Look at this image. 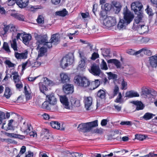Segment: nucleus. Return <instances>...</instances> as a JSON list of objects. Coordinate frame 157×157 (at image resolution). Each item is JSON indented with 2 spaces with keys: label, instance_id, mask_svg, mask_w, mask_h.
Masks as SVG:
<instances>
[{
  "label": "nucleus",
  "instance_id": "1",
  "mask_svg": "<svg viewBox=\"0 0 157 157\" xmlns=\"http://www.w3.org/2000/svg\"><path fill=\"white\" fill-rule=\"evenodd\" d=\"M98 126V120H95L92 122L81 123L78 125V129L79 131L86 132L90 131L93 128Z\"/></svg>",
  "mask_w": 157,
  "mask_h": 157
},
{
  "label": "nucleus",
  "instance_id": "2",
  "mask_svg": "<svg viewBox=\"0 0 157 157\" xmlns=\"http://www.w3.org/2000/svg\"><path fill=\"white\" fill-rule=\"evenodd\" d=\"M88 79L79 75H76L74 79L75 84L78 86L86 88Z\"/></svg>",
  "mask_w": 157,
  "mask_h": 157
},
{
  "label": "nucleus",
  "instance_id": "3",
  "mask_svg": "<svg viewBox=\"0 0 157 157\" xmlns=\"http://www.w3.org/2000/svg\"><path fill=\"white\" fill-rule=\"evenodd\" d=\"M124 20L126 21L128 24H130L133 20L134 17V15L133 13L130 11L126 6L124 8L123 11Z\"/></svg>",
  "mask_w": 157,
  "mask_h": 157
},
{
  "label": "nucleus",
  "instance_id": "4",
  "mask_svg": "<svg viewBox=\"0 0 157 157\" xmlns=\"http://www.w3.org/2000/svg\"><path fill=\"white\" fill-rule=\"evenodd\" d=\"M51 81L45 77L44 78V81L39 83L40 90V92L46 95L45 92L48 90V86L51 84Z\"/></svg>",
  "mask_w": 157,
  "mask_h": 157
},
{
  "label": "nucleus",
  "instance_id": "5",
  "mask_svg": "<svg viewBox=\"0 0 157 157\" xmlns=\"http://www.w3.org/2000/svg\"><path fill=\"white\" fill-rule=\"evenodd\" d=\"M143 8V5L139 2H133L131 5V10L134 11L135 14L143 13L142 10Z\"/></svg>",
  "mask_w": 157,
  "mask_h": 157
},
{
  "label": "nucleus",
  "instance_id": "6",
  "mask_svg": "<svg viewBox=\"0 0 157 157\" xmlns=\"http://www.w3.org/2000/svg\"><path fill=\"white\" fill-rule=\"evenodd\" d=\"M25 32L22 33H17L16 36L17 40H20V36H21L23 42L25 45L28 44L29 41L31 40L32 36L30 34H26Z\"/></svg>",
  "mask_w": 157,
  "mask_h": 157
},
{
  "label": "nucleus",
  "instance_id": "7",
  "mask_svg": "<svg viewBox=\"0 0 157 157\" xmlns=\"http://www.w3.org/2000/svg\"><path fill=\"white\" fill-rule=\"evenodd\" d=\"M117 21L114 17H107L103 20L104 25L108 27L113 26L116 25Z\"/></svg>",
  "mask_w": 157,
  "mask_h": 157
},
{
  "label": "nucleus",
  "instance_id": "8",
  "mask_svg": "<svg viewBox=\"0 0 157 157\" xmlns=\"http://www.w3.org/2000/svg\"><path fill=\"white\" fill-rule=\"evenodd\" d=\"M73 61L74 60L72 58L65 57L62 59L60 61V65L62 68L65 69L69 65L72 64Z\"/></svg>",
  "mask_w": 157,
  "mask_h": 157
},
{
  "label": "nucleus",
  "instance_id": "9",
  "mask_svg": "<svg viewBox=\"0 0 157 157\" xmlns=\"http://www.w3.org/2000/svg\"><path fill=\"white\" fill-rule=\"evenodd\" d=\"M86 89L90 90H94L98 87L100 85L101 82L99 79H95L94 81H90L88 79Z\"/></svg>",
  "mask_w": 157,
  "mask_h": 157
},
{
  "label": "nucleus",
  "instance_id": "10",
  "mask_svg": "<svg viewBox=\"0 0 157 157\" xmlns=\"http://www.w3.org/2000/svg\"><path fill=\"white\" fill-rule=\"evenodd\" d=\"M89 71L90 73L95 76H99L101 72L99 66L96 64H92L90 68L89 69Z\"/></svg>",
  "mask_w": 157,
  "mask_h": 157
},
{
  "label": "nucleus",
  "instance_id": "11",
  "mask_svg": "<svg viewBox=\"0 0 157 157\" xmlns=\"http://www.w3.org/2000/svg\"><path fill=\"white\" fill-rule=\"evenodd\" d=\"M36 39L37 40V43L38 44V48L40 47L39 45L44 44V45L48 41V37L46 35H37L36 36Z\"/></svg>",
  "mask_w": 157,
  "mask_h": 157
},
{
  "label": "nucleus",
  "instance_id": "12",
  "mask_svg": "<svg viewBox=\"0 0 157 157\" xmlns=\"http://www.w3.org/2000/svg\"><path fill=\"white\" fill-rule=\"evenodd\" d=\"M63 89L66 94H71L74 92V86L72 84H67L63 86Z\"/></svg>",
  "mask_w": 157,
  "mask_h": 157
},
{
  "label": "nucleus",
  "instance_id": "13",
  "mask_svg": "<svg viewBox=\"0 0 157 157\" xmlns=\"http://www.w3.org/2000/svg\"><path fill=\"white\" fill-rule=\"evenodd\" d=\"M70 104L71 109H72L74 107H78L80 105V100L73 97H71L70 98Z\"/></svg>",
  "mask_w": 157,
  "mask_h": 157
},
{
  "label": "nucleus",
  "instance_id": "14",
  "mask_svg": "<svg viewBox=\"0 0 157 157\" xmlns=\"http://www.w3.org/2000/svg\"><path fill=\"white\" fill-rule=\"evenodd\" d=\"M60 100L61 102L64 105V107L67 109H71L69 102L67 97L66 96H61L60 97Z\"/></svg>",
  "mask_w": 157,
  "mask_h": 157
},
{
  "label": "nucleus",
  "instance_id": "15",
  "mask_svg": "<svg viewBox=\"0 0 157 157\" xmlns=\"http://www.w3.org/2000/svg\"><path fill=\"white\" fill-rule=\"evenodd\" d=\"M28 52L25 50L24 52L19 53L18 52H15L14 56L17 59H26L27 58Z\"/></svg>",
  "mask_w": 157,
  "mask_h": 157
},
{
  "label": "nucleus",
  "instance_id": "16",
  "mask_svg": "<svg viewBox=\"0 0 157 157\" xmlns=\"http://www.w3.org/2000/svg\"><path fill=\"white\" fill-rule=\"evenodd\" d=\"M149 61L150 65L152 67H157V54L149 57Z\"/></svg>",
  "mask_w": 157,
  "mask_h": 157
},
{
  "label": "nucleus",
  "instance_id": "17",
  "mask_svg": "<svg viewBox=\"0 0 157 157\" xmlns=\"http://www.w3.org/2000/svg\"><path fill=\"white\" fill-rule=\"evenodd\" d=\"M4 27L3 28L0 29V33L3 36L5 35L7 33L10 28L11 31L12 30V31H14L15 29L14 27L12 26L10 27V25H4Z\"/></svg>",
  "mask_w": 157,
  "mask_h": 157
},
{
  "label": "nucleus",
  "instance_id": "18",
  "mask_svg": "<svg viewBox=\"0 0 157 157\" xmlns=\"http://www.w3.org/2000/svg\"><path fill=\"white\" fill-rule=\"evenodd\" d=\"M106 90L100 89L97 93V97L98 99L101 100H105L106 99Z\"/></svg>",
  "mask_w": 157,
  "mask_h": 157
},
{
  "label": "nucleus",
  "instance_id": "19",
  "mask_svg": "<svg viewBox=\"0 0 157 157\" xmlns=\"http://www.w3.org/2000/svg\"><path fill=\"white\" fill-rule=\"evenodd\" d=\"M92 98L90 97H85L84 98L83 102L86 110H89L92 103Z\"/></svg>",
  "mask_w": 157,
  "mask_h": 157
},
{
  "label": "nucleus",
  "instance_id": "20",
  "mask_svg": "<svg viewBox=\"0 0 157 157\" xmlns=\"http://www.w3.org/2000/svg\"><path fill=\"white\" fill-rule=\"evenodd\" d=\"M46 98L48 99L50 104L55 105L57 102L56 98H55L54 93H51L49 95H46Z\"/></svg>",
  "mask_w": 157,
  "mask_h": 157
},
{
  "label": "nucleus",
  "instance_id": "21",
  "mask_svg": "<svg viewBox=\"0 0 157 157\" xmlns=\"http://www.w3.org/2000/svg\"><path fill=\"white\" fill-rule=\"evenodd\" d=\"M107 62L108 64V66H109L111 64H114L117 68H120L121 67L120 62L116 59H110L107 60Z\"/></svg>",
  "mask_w": 157,
  "mask_h": 157
},
{
  "label": "nucleus",
  "instance_id": "22",
  "mask_svg": "<svg viewBox=\"0 0 157 157\" xmlns=\"http://www.w3.org/2000/svg\"><path fill=\"white\" fill-rule=\"evenodd\" d=\"M29 0H17V5L21 8L26 7L28 5Z\"/></svg>",
  "mask_w": 157,
  "mask_h": 157
},
{
  "label": "nucleus",
  "instance_id": "23",
  "mask_svg": "<svg viewBox=\"0 0 157 157\" xmlns=\"http://www.w3.org/2000/svg\"><path fill=\"white\" fill-rule=\"evenodd\" d=\"M112 7L114 8L116 13H118L121 10V5L119 2L113 1L112 2Z\"/></svg>",
  "mask_w": 157,
  "mask_h": 157
},
{
  "label": "nucleus",
  "instance_id": "24",
  "mask_svg": "<svg viewBox=\"0 0 157 157\" xmlns=\"http://www.w3.org/2000/svg\"><path fill=\"white\" fill-rule=\"evenodd\" d=\"M137 27V30L140 34H143L148 30V27L144 25H138Z\"/></svg>",
  "mask_w": 157,
  "mask_h": 157
},
{
  "label": "nucleus",
  "instance_id": "25",
  "mask_svg": "<svg viewBox=\"0 0 157 157\" xmlns=\"http://www.w3.org/2000/svg\"><path fill=\"white\" fill-rule=\"evenodd\" d=\"M13 122V120L11 119L9 121V123L8 124V126H6L4 127V125L6 124V123L5 122H4L2 123V128L3 129H4L6 131L8 130H12L13 129V126L12 125V123Z\"/></svg>",
  "mask_w": 157,
  "mask_h": 157
},
{
  "label": "nucleus",
  "instance_id": "26",
  "mask_svg": "<svg viewBox=\"0 0 157 157\" xmlns=\"http://www.w3.org/2000/svg\"><path fill=\"white\" fill-rule=\"evenodd\" d=\"M50 125L52 127L57 129H60L61 130H64V128H60V124L57 121H52L50 122Z\"/></svg>",
  "mask_w": 157,
  "mask_h": 157
},
{
  "label": "nucleus",
  "instance_id": "27",
  "mask_svg": "<svg viewBox=\"0 0 157 157\" xmlns=\"http://www.w3.org/2000/svg\"><path fill=\"white\" fill-rule=\"evenodd\" d=\"M11 16L19 21H23L24 20V16L19 13H11Z\"/></svg>",
  "mask_w": 157,
  "mask_h": 157
},
{
  "label": "nucleus",
  "instance_id": "28",
  "mask_svg": "<svg viewBox=\"0 0 157 157\" xmlns=\"http://www.w3.org/2000/svg\"><path fill=\"white\" fill-rule=\"evenodd\" d=\"M155 116V115L152 113L147 112L145 113L143 116L140 117V119L141 120L144 119L146 121H148L152 119Z\"/></svg>",
  "mask_w": 157,
  "mask_h": 157
},
{
  "label": "nucleus",
  "instance_id": "29",
  "mask_svg": "<svg viewBox=\"0 0 157 157\" xmlns=\"http://www.w3.org/2000/svg\"><path fill=\"white\" fill-rule=\"evenodd\" d=\"M60 76L61 81L63 83H67L69 82L70 78L67 74L62 73L60 74Z\"/></svg>",
  "mask_w": 157,
  "mask_h": 157
},
{
  "label": "nucleus",
  "instance_id": "30",
  "mask_svg": "<svg viewBox=\"0 0 157 157\" xmlns=\"http://www.w3.org/2000/svg\"><path fill=\"white\" fill-rule=\"evenodd\" d=\"M139 94L137 92H134L132 90L127 92L126 93V97L129 98L134 97H138Z\"/></svg>",
  "mask_w": 157,
  "mask_h": 157
},
{
  "label": "nucleus",
  "instance_id": "31",
  "mask_svg": "<svg viewBox=\"0 0 157 157\" xmlns=\"http://www.w3.org/2000/svg\"><path fill=\"white\" fill-rule=\"evenodd\" d=\"M133 103L136 106V110H142L144 108V106L141 101H133Z\"/></svg>",
  "mask_w": 157,
  "mask_h": 157
},
{
  "label": "nucleus",
  "instance_id": "32",
  "mask_svg": "<svg viewBox=\"0 0 157 157\" xmlns=\"http://www.w3.org/2000/svg\"><path fill=\"white\" fill-rule=\"evenodd\" d=\"M119 93H120L119 88L117 85H116L113 90V94H110L109 98H113L114 97L117 96L118 94H119Z\"/></svg>",
  "mask_w": 157,
  "mask_h": 157
},
{
  "label": "nucleus",
  "instance_id": "33",
  "mask_svg": "<svg viewBox=\"0 0 157 157\" xmlns=\"http://www.w3.org/2000/svg\"><path fill=\"white\" fill-rule=\"evenodd\" d=\"M128 24L123 19H120L117 25V27L118 29H120L124 27H125Z\"/></svg>",
  "mask_w": 157,
  "mask_h": 157
},
{
  "label": "nucleus",
  "instance_id": "34",
  "mask_svg": "<svg viewBox=\"0 0 157 157\" xmlns=\"http://www.w3.org/2000/svg\"><path fill=\"white\" fill-rule=\"evenodd\" d=\"M68 14V12L65 9H63L62 10L56 12V14L57 15L61 17H65Z\"/></svg>",
  "mask_w": 157,
  "mask_h": 157
},
{
  "label": "nucleus",
  "instance_id": "35",
  "mask_svg": "<svg viewBox=\"0 0 157 157\" xmlns=\"http://www.w3.org/2000/svg\"><path fill=\"white\" fill-rule=\"evenodd\" d=\"M50 40L52 43L56 44L59 41V37L56 34H54L52 36Z\"/></svg>",
  "mask_w": 157,
  "mask_h": 157
},
{
  "label": "nucleus",
  "instance_id": "36",
  "mask_svg": "<svg viewBox=\"0 0 157 157\" xmlns=\"http://www.w3.org/2000/svg\"><path fill=\"white\" fill-rule=\"evenodd\" d=\"M11 43V47L15 51H18L17 44L16 41V39L14 38Z\"/></svg>",
  "mask_w": 157,
  "mask_h": 157
},
{
  "label": "nucleus",
  "instance_id": "37",
  "mask_svg": "<svg viewBox=\"0 0 157 157\" xmlns=\"http://www.w3.org/2000/svg\"><path fill=\"white\" fill-rule=\"evenodd\" d=\"M11 94L10 89L8 87H6L4 96L6 97V99H8L10 98Z\"/></svg>",
  "mask_w": 157,
  "mask_h": 157
},
{
  "label": "nucleus",
  "instance_id": "38",
  "mask_svg": "<svg viewBox=\"0 0 157 157\" xmlns=\"http://www.w3.org/2000/svg\"><path fill=\"white\" fill-rule=\"evenodd\" d=\"M12 74L14 75L13 76V77L14 82L15 83H19L20 82H21L19 78V75H18L17 72H14L12 73Z\"/></svg>",
  "mask_w": 157,
  "mask_h": 157
},
{
  "label": "nucleus",
  "instance_id": "39",
  "mask_svg": "<svg viewBox=\"0 0 157 157\" xmlns=\"http://www.w3.org/2000/svg\"><path fill=\"white\" fill-rule=\"evenodd\" d=\"M2 48L7 53H10L11 52L9 46L7 42H4Z\"/></svg>",
  "mask_w": 157,
  "mask_h": 157
},
{
  "label": "nucleus",
  "instance_id": "40",
  "mask_svg": "<svg viewBox=\"0 0 157 157\" xmlns=\"http://www.w3.org/2000/svg\"><path fill=\"white\" fill-rule=\"evenodd\" d=\"M50 103L48 101H45L43 103L42 105V108L45 109L50 110Z\"/></svg>",
  "mask_w": 157,
  "mask_h": 157
},
{
  "label": "nucleus",
  "instance_id": "41",
  "mask_svg": "<svg viewBox=\"0 0 157 157\" xmlns=\"http://www.w3.org/2000/svg\"><path fill=\"white\" fill-rule=\"evenodd\" d=\"M145 10L149 16H152L153 15L154 13L153 12V10L149 5L147 6V8Z\"/></svg>",
  "mask_w": 157,
  "mask_h": 157
},
{
  "label": "nucleus",
  "instance_id": "42",
  "mask_svg": "<svg viewBox=\"0 0 157 157\" xmlns=\"http://www.w3.org/2000/svg\"><path fill=\"white\" fill-rule=\"evenodd\" d=\"M137 15V17H136L135 20V22L137 24H139L140 22L142 21V17H143V13L140 14V13L136 14Z\"/></svg>",
  "mask_w": 157,
  "mask_h": 157
},
{
  "label": "nucleus",
  "instance_id": "43",
  "mask_svg": "<svg viewBox=\"0 0 157 157\" xmlns=\"http://www.w3.org/2000/svg\"><path fill=\"white\" fill-rule=\"evenodd\" d=\"M151 91L150 89H149L147 88L144 89L142 91V94L147 96L151 94Z\"/></svg>",
  "mask_w": 157,
  "mask_h": 157
},
{
  "label": "nucleus",
  "instance_id": "44",
  "mask_svg": "<svg viewBox=\"0 0 157 157\" xmlns=\"http://www.w3.org/2000/svg\"><path fill=\"white\" fill-rule=\"evenodd\" d=\"M123 100L121 93V92H120L119 93L118 96L114 101L116 103H121Z\"/></svg>",
  "mask_w": 157,
  "mask_h": 157
},
{
  "label": "nucleus",
  "instance_id": "45",
  "mask_svg": "<svg viewBox=\"0 0 157 157\" xmlns=\"http://www.w3.org/2000/svg\"><path fill=\"white\" fill-rule=\"evenodd\" d=\"M100 67L101 69L102 70H106L108 69L106 63L104 59L102 60Z\"/></svg>",
  "mask_w": 157,
  "mask_h": 157
},
{
  "label": "nucleus",
  "instance_id": "46",
  "mask_svg": "<svg viewBox=\"0 0 157 157\" xmlns=\"http://www.w3.org/2000/svg\"><path fill=\"white\" fill-rule=\"evenodd\" d=\"M37 22L39 24L44 23V18L42 15H39L38 16L36 19Z\"/></svg>",
  "mask_w": 157,
  "mask_h": 157
},
{
  "label": "nucleus",
  "instance_id": "47",
  "mask_svg": "<svg viewBox=\"0 0 157 157\" xmlns=\"http://www.w3.org/2000/svg\"><path fill=\"white\" fill-rule=\"evenodd\" d=\"M17 0H7L6 2V4L9 6H13L15 3L17 4Z\"/></svg>",
  "mask_w": 157,
  "mask_h": 157
},
{
  "label": "nucleus",
  "instance_id": "48",
  "mask_svg": "<svg viewBox=\"0 0 157 157\" xmlns=\"http://www.w3.org/2000/svg\"><path fill=\"white\" fill-rule=\"evenodd\" d=\"M69 154L71 156L70 157H82V154L77 152H69Z\"/></svg>",
  "mask_w": 157,
  "mask_h": 157
},
{
  "label": "nucleus",
  "instance_id": "49",
  "mask_svg": "<svg viewBox=\"0 0 157 157\" xmlns=\"http://www.w3.org/2000/svg\"><path fill=\"white\" fill-rule=\"evenodd\" d=\"M102 53L103 56H107L110 54V50L108 49H104L102 51Z\"/></svg>",
  "mask_w": 157,
  "mask_h": 157
},
{
  "label": "nucleus",
  "instance_id": "50",
  "mask_svg": "<svg viewBox=\"0 0 157 157\" xmlns=\"http://www.w3.org/2000/svg\"><path fill=\"white\" fill-rule=\"evenodd\" d=\"M112 5L108 3H105L104 5L105 10L106 11H110L112 7Z\"/></svg>",
  "mask_w": 157,
  "mask_h": 157
},
{
  "label": "nucleus",
  "instance_id": "51",
  "mask_svg": "<svg viewBox=\"0 0 157 157\" xmlns=\"http://www.w3.org/2000/svg\"><path fill=\"white\" fill-rule=\"evenodd\" d=\"M109 76V79H116L117 78V75L115 74L112 73L111 72H110L108 73Z\"/></svg>",
  "mask_w": 157,
  "mask_h": 157
},
{
  "label": "nucleus",
  "instance_id": "52",
  "mask_svg": "<svg viewBox=\"0 0 157 157\" xmlns=\"http://www.w3.org/2000/svg\"><path fill=\"white\" fill-rule=\"evenodd\" d=\"M4 63L8 65L9 67H13L15 66V64L12 63L10 60L6 59Z\"/></svg>",
  "mask_w": 157,
  "mask_h": 157
},
{
  "label": "nucleus",
  "instance_id": "53",
  "mask_svg": "<svg viewBox=\"0 0 157 157\" xmlns=\"http://www.w3.org/2000/svg\"><path fill=\"white\" fill-rule=\"evenodd\" d=\"M6 119L5 113L2 111H0V124L2 123V121Z\"/></svg>",
  "mask_w": 157,
  "mask_h": 157
},
{
  "label": "nucleus",
  "instance_id": "54",
  "mask_svg": "<svg viewBox=\"0 0 157 157\" xmlns=\"http://www.w3.org/2000/svg\"><path fill=\"white\" fill-rule=\"evenodd\" d=\"M135 138L140 140L142 141L145 138L144 136L141 134H136L135 135Z\"/></svg>",
  "mask_w": 157,
  "mask_h": 157
},
{
  "label": "nucleus",
  "instance_id": "55",
  "mask_svg": "<svg viewBox=\"0 0 157 157\" xmlns=\"http://www.w3.org/2000/svg\"><path fill=\"white\" fill-rule=\"evenodd\" d=\"M142 49H143V52L146 55L148 56H150L151 54V51L146 48H142Z\"/></svg>",
  "mask_w": 157,
  "mask_h": 157
},
{
  "label": "nucleus",
  "instance_id": "56",
  "mask_svg": "<svg viewBox=\"0 0 157 157\" xmlns=\"http://www.w3.org/2000/svg\"><path fill=\"white\" fill-rule=\"evenodd\" d=\"M121 89L122 90H125L127 89V84L126 82L124 81L123 80L121 82Z\"/></svg>",
  "mask_w": 157,
  "mask_h": 157
},
{
  "label": "nucleus",
  "instance_id": "57",
  "mask_svg": "<svg viewBox=\"0 0 157 157\" xmlns=\"http://www.w3.org/2000/svg\"><path fill=\"white\" fill-rule=\"evenodd\" d=\"M46 51V49L43 47H41L39 50L40 53V56H43L45 53V52Z\"/></svg>",
  "mask_w": 157,
  "mask_h": 157
},
{
  "label": "nucleus",
  "instance_id": "58",
  "mask_svg": "<svg viewBox=\"0 0 157 157\" xmlns=\"http://www.w3.org/2000/svg\"><path fill=\"white\" fill-rule=\"evenodd\" d=\"M41 116L43 119L45 120H49L50 118L49 115L46 113H44Z\"/></svg>",
  "mask_w": 157,
  "mask_h": 157
},
{
  "label": "nucleus",
  "instance_id": "59",
  "mask_svg": "<svg viewBox=\"0 0 157 157\" xmlns=\"http://www.w3.org/2000/svg\"><path fill=\"white\" fill-rule=\"evenodd\" d=\"M6 135L9 137H13L15 138H18V135L17 134L14 133H6Z\"/></svg>",
  "mask_w": 157,
  "mask_h": 157
},
{
  "label": "nucleus",
  "instance_id": "60",
  "mask_svg": "<svg viewBox=\"0 0 157 157\" xmlns=\"http://www.w3.org/2000/svg\"><path fill=\"white\" fill-rule=\"evenodd\" d=\"M99 56V55L98 53L94 52L92 55L91 59L93 60H95L97 58H98Z\"/></svg>",
  "mask_w": 157,
  "mask_h": 157
},
{
  "label": "nucleus",
  "instance_id": "61",
  "mask_svg": "<svg viewBox=\"0 0 157 157\" xmlns=\"http://www.w3.org/2000/svg\"><path fill=\"white\" fill-rule=\"evenodd\" d=\"M107 14V11L105 10H102L100 13V16L102 17H104Z\"/></svg>",
  "mask_w": 157,
  "mask_h": 157
},
{
  "label": "nucleus",
  "instance_id": "62",
  "mask_svg": "<svg viewBox=\"0 0 157 157\" xmlns=\"http://www.w3.org/2000/svg\"><path fill=\"white\" fill-rule=\"evenodd\" d=\"M101 83H103V84L105 85L107 83H109V81H108L107 78L106 77L103 78L102 79V81L101 82Z\"/></svg>",
  "mask_w": 157,
  "mask_h": 157
},
{
  "label": "nucleus",
  "instance_id": "63",
  "mask_svg": "<svg viewBox=\"0 0 157 157\" xmlns=\"http://www.w3.org/2000/svg\"><path fill=\"white\" fill-rule=\"evenodd\" d=\"M98 6L97 4H94L93 6L92 11L95 15V12L97 11Z\"/></svg>",
  "mask_w": 157,
  "mask_h": 157
},
{
  "label": "nucleus",
  "instance_id": "64",
  "mask_svg": "<svg viewBox=\"0 0 157 157\" xmlns=\"http://www.w3.org/2000/svg\"><path fill=\"white\" fill-rule=\"evenodd\" d=\"M153 6L157 8V0H150Z\"/></svg>",
  "mask_w": 157,
  "mask_h": 157
}]
</instances>
